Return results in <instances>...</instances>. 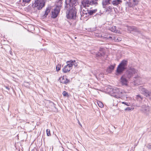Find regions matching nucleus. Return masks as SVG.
<instances>
[{
  "mask_svg": "<svg viewBox=\"0 0 151 151\" xmlns=\"http://www.w3.org/2000/svg\"><path fill=\"white\" fill-rule=\"evenodd\" d=\"M30 0H23V2L28 3L30 1Z\"/></svg>",
  "mask_w": 151,
  "mask_h": 151,
  "instance_id": "36",
  "label": "nucleus"
},
{
  "mask_svg": "<svg viewBox=\"0 0 151 151\" xmlns=\"http://www.w3.org/2000/svg\"><path fill=\"white\" fill-rule=\"evenodd\" d=\"M109 91L110 93L111 94V95L112 96H113L112 94H114V88H109Z\"/></svg>",
  "mask_w": 151,
  "mask_h": 151,
  "instance_id": "26",
  "label": "nucleus"
},
{
  "mask_svg": "<svg viewBox=\"0 0 151 151\" xmlns=\"http://www.w3.org/2000/svg\"><path fill=\"white\" fill-rule=\"evenodd\" d=\"M92 1H93L94 2V3L93 4L95 6H96L98 5V0H91Z\"/></svg>",
  "mask_w": 151,
  "mask_h": 151,
  "instance_id": "32",
  "label": "nucleus"
},
{
  "mask_svg": "<svg viewBox=\"0 0 151 151\" xmlns=\"http://www.w3.org/2000/svg\"><path fill=\"white\" fill-rule=\"evenodd\" d=\"M106 9V11H110L112 9V8L111 7L109 6L108 7H107Z\"/></svg>",
  "mask_w": 151,
  "mask_h": 151,
  "instance_id": "30",
  "label": "nucleus"
},
{
  "mask_svg": "<svg viewBox=\"0 0 151 151\" xmlns=\"http://www.w3.org/2000/svg\"><path fill=\"white\" fill-rule=\"evenodd\" d=\"M139 1L138 0H132V1L130 2V6H133L138 4Z\"/></svg>",
  "mask_w": 151,
  "mask_h": 151,
  "instance_id": "22",
  "label": "nucleus"
},
{
  "mask_svg": "<svg viewBox=\"0 0 151 151\" xmlns=\"http://www.w3.org/2000/svg\"><path fill=\"white\" fill-rule=\"evenodd\" d=\"M137 71V70L134 68H130L127 70L125 74L124 75L127 78L129 79L131 78L134 74L135 76L134 78H136L139 77Z\"/></svg>",
  "mask_w": 151,
  "mask_h": 151,
  "instance_id": "3",
  "label": "nucleus"
},
{
  "mask_svg": "<svg viewBox=\"0 0 151 151\" xmlns=\"http://www.w3.org/2000/svg\"><path fill=\"white\" fill-rule=\"evenodd\" d=\"M4 87L6 88L9 91V90L10 88L9 87L6 86H4Z\"/></svg>",
  "mask_w": 151,
  "mask_h": 151,
  "instance_id": "39",
  "label": "nucleus"
},
{
  "mask_svg": "<svg viewBox=\"0 0 151 151\" xmlns=\"http://www.w3.org/2000/svg\"><path fill=\"white\" fill-rule=\"evenodd\" d=\"M139 90L141 92V93L146 96V97H148L151 101V92L146 89L143 88L142 87H140L139 88Z\"/></svg>",
  "mask_w": 151,
  "mask_h": 151,
  "instance_id": "7",
  "label": "nucleus"
},
{
  "mask_svg": "<svg viewBox=\"0 0 151 151\" xmlns=\"http://www.w3.org/2000/svg\"><path fill=\"white\" fill-rule=\"evenodd\" d=\"M97 11V9H96L93 10L89 9L88 16H89L93 15L94 14H95Z\"/></svg>",
  "mask_w": 151,
  "mask_h": 151,
  "instance_id": "23",
  "label": "nucleus"
},
{
  "mask_svg": "<svg viewBox=\"0 0 151 151\" xmlns=\"http://www.w3.org/2000/svg\"><path fill=\"white\" fill-rule=\"evenodd\" d=\"M116 27L114 26H112L111 28L109 29V30L112 32L117 33V31L116 30Z\"/></svg>",
  "mask_w": 151,
  "mask_h": 151,
  "instance_id": "24",
  "label": "nucleus"
},
{
  "mask_svg": "<svg viewBox=\"0 0 151 151\" xmlns=\"http://www.w3.org/2000/svg\"><path fill=\"white\" fill-rule=\"evenodd\" d=\"M77 0H65V10L68 19H75L76 17L77 9L75 6Z\"/></svg>",
  "mask_w": 151,
  "mask_h": 151,
  "instance_id": "1",
  "label": "nucleus"
},
{
  "mask_svg": "<svg viewBox=\"0 0 151 151\" xmlns=\"http://www.w3.org/2000/svg\"><path fill=\"white\" fill-rule=\"evenodd\" d=\"M45 5L44 0H35L33 6H34V7H36L38 9L40 10L42 9L44 6Z\"/></svg>",
  "mask_w": 151,
  "mask_h": 151,
  "instance_id": "5",
  "label": "nucleus"
},
{
  "mask_svg": "<svg viewBox=\"0 0 151 151\" xmlns=\"http://www.w3.org/2000/svg\"><path fill=\"white\" fill-rule=\"evenodd\" d=\"M116 65L114 64V65H111L107 68L106 70V72L108 73H111L114 70V67Z\"/></svg>",
  "mask_w": 151,
  "mask_h": 151,
  "instance_id": "17",
  "label": "nucleus"
},
{
  "mask_svg": "<svg viewBox=\"0 0 151 151\" xmlns=\"http://www.w3.org/2000/svg\"><path fill=\"white\" fill-rule=\"evenodd\" d=\"M128 64L127 60H123L118 65L116 69V73L119 74L121 73L126 69Z\"/></svg>",
  "mask_w": 151,
  "mask_h": 151,
  "instance_id": "4",
  "label": "nucleus"
},
{
  "mask_svg": "<svg viewBox=\"0 0 151 151\" xmlns=\"http://www.w3.org/2000/svg\"><path fill=\"white\" fill-rule=\"evenodd\" d=\"M122 2L121 0H114L111 4L114 6H116Z\"/></svg>",
  "mask_w": 151,
  "mask_h": 151,
  "instance_id": "19",
  "label": "nucleus"
},
{
  "mask_svg": "<svg viewBox=\"0 0 151 151\" xmlns=\"http://www.w3.org/2000/svg\"><path fill=\"white\" fill-rule=\"evenodd\" d=\"M147 147L149 149H151V145L150 144H148L147 145Z\"/></svg>",
  "mask_w": 151,
  "mask_h": 151,
  "instance_id": "35",
  "label": "nucleus"
},
{
  "mask_svg": "<svg viewBox=\"0 0 151 151\" xmlns=\"http://www.w3.org/2000/svg\"><path fill=\"white\" fill-rule=\"evenodd\" d=\"M126 77L123 75L121 78V82L123 85L127 86V80Z\"/></svg>",
  "mask_w": 151,
  "mask_h": 151,
  "instance_id": "14",
  "label": "nucleus"
},
{
  "mask_svg": "<svg viewBox=\"0 0 151 151\" xmlns=\"http://www.w3.org/2000/svg\"><path fill=\"white\" fill-rule=\"evenodd\" d=\"M100 52H98L96 54L97 57H101L103 56L104 54V50H100Z\"/></svg>",
  "mask_w": 151,
  "mask_h": 151,
  "instance_id": "21",
  "label": "nucleus"
},
{
  "mask_svg": "<svg viewBox=\"0 0 151 151\" xmlns=\"http://www.w3.org/2000/svg\"><path fill=\"white\" fill-rule=\"evenodd\" d=\"M78 124H79L81 126H82V125H81V123H80V122H79V121H78Z\"/></svg>",
  "mask_w": 151,
  "mask_h": 151,
  "instance_id": "41",
  "label": "nucleus"
},
{
  "mask_svg": "<svg viewBox=\"0 0 151 151\" xmlns=\"http://www.w3.org/2000/svg\"><path fill=\"white\" fill-rule=\"evenodd\" d=\"M62 0H58V1L56 4V8H59V9H60L62 5Z\"/></svg>",
  "mask_w": 151,
  "mask_h": 151,
  "instance_id": "20",
  "label": "nucleus"
},
{
  "mask_svg": "<svg viewBox=\"0 0 151 151\" xmlns=\"http://www.w3.org/2000/svg\"><path fill=\"white\" fill-rule=\"evenodd\" d=\"M130 109H131L130 107H127L125 109V110L129 111V110H130Z\"/></svg>",
  "mask_w": 151,
  "mask_h": 151,
  "instance_id": "38",
  "label": "nucleus"
},
{
  "mask_svg": "<svg viewBox=\"0 0 151 151\" xmlns=\"http://www.w3.org/2000/svg\"><path fill=\"white\" fill-rule=\"evenodd\" d=\"M67 65L65 66L62 69L64 73H66L70 71L72 68V66L74 65L75 68L77 67L78 64L76 62L75 60H70L66 62Z\"/></svg>",
  "mask_w": 151,
  "mask_h": 151,
  "instance_id": "2",
  "label": "nucleus"
},
{
  "mask_svg": "<svg viewBox=\"0 0 151 151\" xmlns=\"http://www.w3.org/2000/svg\"><path fill=\"white\" fill-rule=\"evenodd\" d=\"M89 11V9H88L84 7V9L83 10L82 12H81V17L84 16V14L86 15V17L88 16Z\"/></svg>",
  "mask_w": 151,
  "mask_h": 151,
  "instance_id": "13",
  "label": "nucleus"
},
{
  "mask_svg": "<svg viewBox=\"0 0 151 151\" xmlns=\"http://www.w3.org/2000/svg\"><path fill=\"white\" fill-rule=\"evenodd\" d=\"M94 2L90 1L88 0H82L81 1V4L84 7H89L90 5H94L93 4Z\"/></svg>",
  "mask_w": 151,
  "mask_h": 151,
  "instance_id": "10",
  "label": "nucleus"
},
{
  "mask_svg": "<svg viewBox=\"0 0 151 151\" xmlns=\"http://www.w3.org/2000/svg\"><path fill=\"white\" fill-rule=\"evenodd\" d=\"M137 99L139 101L142 100L143 97H142L140 95H137Z\"/></svg>",
  "mask_w": 151,
  "mask_h": 151,
  "instance_id": "27",
  "label": "nucleus"
},
{
  "mask_svg": "<svg viewBox=\"0 0 151 151\" xmlns=\"http://www.w3.org/2000/svg\"><path fill=\"white\" fill-rule=\"evenodd\" d=\"M61 65L60 64H58L56 66V70L57 71H58L60 70Z\"/></svg>",
  "mask_w": 151,
  "mask_h": 151,
  "instance_id": "28",
  "label": "nucleus"
},
{
  "mask_svg": "<svg viewBox=\"0 0 151 151\" xmlns=\"http://www.w3.org/2000/svg\"><path fill=\"white\" fill-rule=\"evenodd\" d=\"M60 82L63 84H66L70 81L67 78H64V77H61L60 78Z\"/></svg>",
  "mask_w": 151,
  "mask_h": 151,
  "instance_id": "16",
  "label": "nucleus"
},
{
  "mask_svg": "<svg viewBox=\"0 0 151 151\" xmlns=\"http://www.w3.org/2000/svg\"><path fill=\"white\" fill-rule=\"evenodd\" d=\"M113 38H113V39L114 40V41L116 42H119L122 40V39L120 37H118L117 38H116V37H114Z\"/></svg>",
  "mask_w": 151,
  "mask_h": 151,
  "instance_id": "25",
  "label": "nucleus"
},
{
  "mask_svg": "<svg viewBox=\"0 0 151 151\" xmlns=\"http://www.w3.org/2000/svg\"><path fill=\"white\" fill-rule=\"evenodd\" d=\"M114 90V94H116L113 95V96L117 98H120L122 96L123 92L122 91H120L119 88H115Z\"/></svg>",
  "mask_w": 151,
  "mask_h": 151,
  "instance_id": "9",
  "label": "nucleus"
},
{
  "mask_svg": "<svg viewBox=\"0 0 151 151\" xmlns=\"http://www.w3.org/2000/svg\"><path fill=\"white\" fill-rule=\"evenodd\" d=\"M63 96H68L69 95L67 92L66 91H63Z\"/></svg>",
  "mask_w": 151,
  "mask_h": 151,
  "instance_id": "31",
  "label": "nucleus"
},
{
  "mask_svg": "<svg viewBox=\"0 0 151 151\" xmlns=\"http://www.w3.org/2000/svg\"><path fill=\"white\" fill-rule=\"evenodd\" d=\"M105 36H106V35ZM104 37L106 38L111 39H112V40H114V39H113V38H113L114 37H111L110 36H109L108 35H107V36H104Z\"/></svg>",
  "mask_w": 151,
  "mask_h": 151,
  "instance_id": "34",
  "label": "nucleus"
},
{
  "mask_svg": "<svg viewBox=\"0 0 151 151\" xmlns=\"http://www.w3.org/2000/svg\"><path fill=\"white\" fill-rule=\"evenodd\" d=\"M50 7L47 8L45 11V13L42 16V18H45L48 15V13L50 12Z\"/></svg>",
  "mask_w": 151,
  "mask_h": 151,
  "instance_id": "18",
  "label": "nucleus"
},
{
  "mask_svg": "<svg viewBox=\"0 0 151 151\" xmlns=\"http://www.w3.org/2000/svg\"><path fill=\"white\" fill-rule=\"evenodd\" d=\"M111 0H102V4L103 7L104 8H106V5L111 4Z\"/></svg>",
  "mask_w": 151,
  "mask_h": 151,
  "instance_id": "15",
  "label": "nucleus"
},
{
  "mask_svg": "<svg viewBox=\"0 0 151 151\" xmlns=\"http://www.w3.org/2000/svg\"><path fill=\"white\" fill-rule=\"evenodd\" d=\"M46 132H47V136H49L51 135V134H50V130L49 129H47Z\"/></svg>",
  "mask_w": 151,
  "mask_h": 151,
  "instance_id": "33",
  "label": "nucleus"
},
{
  "mask_svg": "<svg viewBox=\"0 0 151 151\" xmlns=\"http://www.w3.org/2000/svg\"><path fill=\"white\" fill-rule=\"evenodd\" d=\"M98 106L101 108H102L103 107L104 105L100 101H99L97 102Z\"/></svg>",
  "mask_w": 151,
  "mask_h": 151,
  "instance_id": "29",
  "label": "nucleus"
},
{
  "mask_svg": "<svg viewBox=\"0 0 151 151\" xmlns=\"http://www.w3.org/2000/svg\"><path fill=\"white\" fill-rule=\"evenodd\" d=\"M141 108L140 111L142 113L146 114H149L150 111V107L148 105H143L141 106Z\"/></svg>",
  "mask_w": 151,
  "mask_h": 151,
  "instance_id": "8",
  "label": "nucleus"
},
{
  "mask_svg": "<svg viewBox=\"0 0 151 151\" xmlns=\"http://www.w3.org/2000/svg\"><path fill=\"white\" fill-rule=\"evenodd\" d=\"M60 9L59 8H55L53 11L52 12L51 17L53 18H56L58 16L60 12Z\"/></svg>",
  "mask_w": 151,
  "mask_h": 151,
  "instance_id": "11",
  "label": "nucleus"
},
{
  "mask_svg": "<svg viewBox=\"0 0 151 151\" xmlns=\"http://www.w3.org/2000/svg\"><path fill=\"white\" fill-rule=\"evenodd\" d=\"M127 30L129 32L134 35H138L141 34L140 30L134 26H128Z\"/></svg>",
  "mask_w": 151,
  "mask_h": 151,
  "instance_id": "6",
  "label": "nucleus"
},
{
  "mask_svg": "<svg viewBox=\"0 0 151 151\" xmlns=\"http://www.w3.org/2000/svg\"><path fill=\"white\" fill-rule=\"evenodd\" d=\"M30 0H23V2L28 3L30 1Z\"/></svg>",
  "mask_w": 151,
  "mask_h": 151,
  "instance_id": "37",
  "label": "nucleus"
},
{
  "mask_svg": "<svg viewBox=\"0 0 151 151\" xmlns=\"http://www.w3.org/2000/svg\"><path fill=\"white\" fill-rule=\"evenodd\" d=\"M122 103L126 104L127 106H129V105L128 104V103L126 102H122Z\"/></svg>",
  "mask_w": 151,
  "mask_h": 151,
  "instance_id": "40",
  "label": "nucleus"
},
{
  "mask_svg": "<svg viewBox=\"0 0 151 151\" xmlns=\"http://www.w3.org/2000/svg\"><path fill=\"white\" fill-rule=\"evenodd\" d=\"M49 108L50 109L49 110L51 111L54 112L58 111V109L55 106V104L52 102L49 103Z\"/></svg>",
  "mask_w": 151,
  "mask_h": 151,
  "instance_id": "12",
  "label": "nucleus"
}]
</instances>
